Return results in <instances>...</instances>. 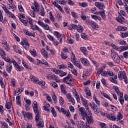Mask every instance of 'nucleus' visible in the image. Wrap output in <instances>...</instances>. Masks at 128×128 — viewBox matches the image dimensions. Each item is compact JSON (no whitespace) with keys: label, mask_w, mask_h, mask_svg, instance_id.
<instances>
[{"label":"nucleus","mask_w":128,"mask_h":128,"mask_svg":"<svg viewBox=\"0 0 128 128\" xmlns=\"http://www.w3.org/2000/svg\"><path fill=\"white\" fill-rule=\"evenodd\" d=\"M63 82H65V84H69L70 86H72V74H68L67 76L64 78Z\"/></svg>","instance_id":"f257e3e1"},{"label":"nucleus","mask_w":128,"mask_h":128,"mask_svg":"<svg viewBox=\"0 0 128 128\" xmlns=\"http://www.w3.org/2000/svg\"><path fill=\"white\" fill-rule=\"evenodd\" d=\"M111 57L112 58L114 62H116L117 64L120 62V58L119 57L118 55V54H116V52H112V53H111Z\"/></svg>","instance_id":"f03ea898"},{"label":"nucleus","mask_w":128,"mask_h":128,"mask_svg":"<svg viewBox=\"0 0 128 128\" xmlns=\"http://www.w3.org/2000/svg\"><path fill=\"white\" fill-rule=\"evenodd\" d=\"M46 78L49 80H55L56 82H60V78L54 74H49L46 76Z\"/></svg>","instance_id":"7ed1b4c3"},{"label":"nucleus","mask_w":128,"mask_h":128,"mask_svg":"<svg viewBox=\"0 0 128 128\" xmlns=\"http://www.w3.org/2000/svg\"><path fill=\"white\" fill-rule=\"evenodd\" d=\"M84 118H86V126H90V124H92L94 122V118H92V115H86L84 116Z\"/></svg>","instance_id":"20e7f679"},{"label":"nucleus","mask_w":128,"mask_h":128,"mask_svg":"<svg viewBox=\"0 0 128 128\" xmlns=\"http://www.w3.org/2000/svg\"><path fill=\"white\" fill-rule=\"evenodd\" d=\"M118 78L120 80H122L124 78L125 84H128V78L126 77V72H119L118 74Z\"/></svg>","instance_id":"39448f33"},{"label":"nucleus","mask_w":128,"mask_h":128,"mask_svg":"<svg viewBox=\"0 0 128 128\" xmlns=\"http://www.w3.org/2000/svg\"><path fill=\"white\" fill-rule=\"evenodd\" d=\"M90 106L92 110H94L95 112L98 114V106H96L95 102H92L90 103Z\"/></svg>","instance_id":"423d86ee"},{"label":"nucleus","mask_w":128,"mask_h":128,"mask_svg":"<svg viewBox=\"0 0 128 128\" xmlns=\"http://www.w3.org/2000/svg\"><path fill=\"white\" fill-rule=\"evenodd\" d=\"M116 20L118 22L124 24V18L122 16V14H120L118 17L116 18Z\"/></svg>","instance_id":"0eeeda50"},{"label":"nucleus","mask_w":128,"mask_h":128,"mask_svg":"<svg viewBox=\"0 0 128 128\" xmlns=\"http://www.w3.org/2000/svg\"><path fill=\"white\" fill-rule=\"evenodd\" d=\"M80 60L85 66H90V62H88V60L86 58H81L80 59Z\"/></svg>","instance_id":"6e6552de"},{"label":"nucleus","mask_w":128,"mask_h":128,"mask_svg":"<svg viewBox=\"0 0 128 128\" xmlns=\"http://www.w3.org/2000/svg\"><path fill=\"white\" fill-rule=\"evenodd\" d=\"M95 6L96 8H98L100 10H102V8H104V4L100 2H95Z\"/></svg>","instance_id":"1a4fd4ad"},{"label":"nucleus","mask_w":128,"mask_h":128,"mask_svg":"<svg viewBox=\"0 0 128 128\" xmlns=\"http://www.w3.org/2000/svg\"><path fill=\"white\" fill-rule=\"evenodd\" d=\"M79 112H80L82 118H84V116L88 114V113L86 112V109L82 107L79 108Z\"/></svg>","instance_id":"9d476101"},{"label":"nucleus","mask_w":128,"mask_h":128,"mask_svg":"<svg viewBox=\"0 0 128 128\" xmlns=\"http://www.w3.org/2000/svg\"><path fill=\"white\" fill-rule=\"evenodd\" d=\"M12 64H7L6 66V70L9 74L12 72Z\"/></svg>","instance_id":"9b49d317"},{"label":"nucleus","mask_w":128,"mask_h":128,"mask_svg":"<svg viewBox=\"0 0 128 128\" xmlns=\"http://www.w3.org/2000/svg\"><path fill=\"white\" fill-rule=\"evenodd\" d=\"M30 80L31 82H34V84H37L38 82V78L36 77V76H30Z\"/></svg>","instance_id":"f8f14e48"},{"label":"nucleus","mask_w":128,"mask_h":128,"mask_svg":"<svg viewBox=\"0 0 128 128\" xmlns=\"http://www.w3.org/2000/svg\"><path fill=\"white\" fill-rule=\"evenodd\" d=\"M106 117L108 118V120H113L114 121L116 120V117L112 114H106Z\"/></svg>","instance_id":"ddd939ff"},{"label":"nucleus","mask_w":128,"mask_h":128,"mask_svg":"<svg viewBox=\"0 0 128 128\" xmlns=\"http://www.w3.org/2000/svg\"><path fill=\"white\" fill-rule=\"evenodd\" d=\"M24 32L25 34H26V36H33L34 38L36 36V34H34V32L32 33L30 32L28 30H25Z\"/></svg>","instance_id":"4468645a"},{"label":"nucleus","mask_w":128,"mask_h":128,"mask_svg":"<svg viewBox=\"0 0 128 128\" xmlns=\"http://www.w3.org/2000/svg\"><path fill=\"white\" fill-rule=\"evenodd\" d=\"M40 52L42 54L43 56L45 58H48V53L46 50V49L42 48Z\"/></svg>","instance_id":"2eb2a0df"},{"label":"nucleus","mask_w":128,"mask_h":128,"mask_svg":"<svg viewBox=\"0 0 128 128\" xmlns=\"http://www.w3.org/2000/svg\"><path fill=\"white\" fill-rule=\"evenodd\" d=\"M73 64H74V66H76L78 68H82V64H80V62L78 60L74 61L73 62Z\"/></svg>","instance_id":"dca6fc26"},{"label":"nucleus","mask_w":128,"mask_h":128,"mask_svg":"<svg viewBox=\"0 0 128 128\" xmlns=\"http://www.w3.org/2000/svg\"><path fill=\"white\" fill-rule=\"evenodd\" d=\"M128 30V28L126 26H118L117 28H116V30H118V32H126Z\"/></svg>","instance_id":"f3484780"},{"label":"nucleus","mask_w":128,"mask_h":128,"mask_svg":"<svg viewBox=\"0 0 128 128\" xmlns=\"http://www.w3.org/2000/svg\"><path fill=\"white\" fill-rule=\"evenodd\" d=\"M36 126L38 128H44V120H40V121L37 122L36 124Z\"/></svg>","instance_id":"a211bd4d"},{"label":"nucleus","mask_w":128,"mask_h":128,"mask_svg":"<svg viewBox=\"0 0 128 128\" xmlns=\"http://www.w3.org/2000/svg\"><path fill=\"white\" fill-rule=\"evenodd\" d=\"M81 100L82 101V105L84 106V108L88 106V101L86 99H84V98L82 96H81Z\"/></svg>","instance_id":"6ab92c4d"},{"label":"nucleus","mask_w":128,"mask_h":128,"mask_svg":"<svg viewBox=\"0 0 128 128\" xmlns=\"http://www.w3.org/2000/svg\"><path fill=\"white\" fill-rule=\"evenodd\" d=\"M90 26H92V28H93L94 30H96L98 28V24H96V23L94 21H91Z\"/></svg>","instance_id":"aec40b11"},{"label":"nucleus","mask_w":128,"mask_h":128,"mask_svg":"<svg viewBox=\"0 0 128 128\" xmlns=\"http://www.w3.org/2000/svg\"><path fill=\"white\" fill-rule=\"evenodd\" d=\"M80 50L84 54V56H88V50H86V48L85 47H81L80 48Z\"/></svg>","instance_id":"412c9836"},{"label":"nucleus","mask_w":128,"mask_h":128,"mask_svg":"<svg viewBox=\"0 0 128 128\" xmlns=\"http://www.w3.org/2000/svg\"><path fill=\"white\" fill-rule=\"evenodd\" d=\"M20 44H22V46H23L24 44H26V46H28V48H30V44H28V40H24L20 42Z\"/></svg>","instance_id":"4be33fe9"},{"label":"nucleus","mask_w":128,"mask_h":128,"mask_svg":"<svg viewBox=\"0 0 128 128\" xmlns=\"http://www.w3.org/2000/svg\"><path fill=\"white\" fill-rule=\"evenodd\" d=\"M106 70V67L105 66H101L100 67L98 72H97V74H100Z\"/></svg>","instance_id":"5701e85b"},{"label":"nucleus","mask_w":128,"mask_h":128,"mask_svg":"<svg viewBox=\"0 0 128 128\" xmlns=\"http://www.w3.org/2000/svg\"><path fill=\"white\" fill-rule=\"evenodd\" d=\"M113 88L115 90V91L116 92V94H118V96L122 94L123 93H122L120 91V90L118 89V86H113Z\"/></svg>","instance_id":"b1692460"},{"label":"nucleus","mask_w":128,"mask_h":128,"mask_svg":"<svg viewBox=\"0 0 128 128\" xmlns=\"http://www.w3.org/2000/svg\"><path fill=\"white\" fill-rule=\"evenodd\" d=\"M0 56H2V58H4L6 56V52L4 50V49L0 48Z\"/></svg>","instance_id":"393cba45"},{"label":"nucleus","mask_w":128,"mask_h":128,"mask_svg":"<svg viewBox=\"0 0 128 128\" xmlns=\"http://www.w3.org/2000/svg\"><path fill=\"white\" fill-rule=\"evenodd\" d=\"M8 8H9V10H12V12H14V10H16V6L14 4H8Z\"/></svg>","instance_id":"a878e982"},{"label":"nucleus","mask_w":128,"mask_h":128,"mask_svg":"<svg viewBox=\"0 0 128 128\" xmlns=\"http://www.w3.org/2000/svg\"><path fill=\"white\" fill-rule=\"evenodd\" d=\"M77 126L78 128H84L86 125L84 124H83L80 121H78V122Z\"/></svg>","instance_id":"bb28decb"},{"label":"nucleus","mask_w":128,"mask_h":128,"mask_svg":"<svg viewBox=\"0 0 128 128\" xmlns=\"http://www.w3.org/2000/svg\"><path fill=\"white\" fill-rule=\"evenodd\" d=\"M98 14L101 16L102 18L104 20H106V14L104 13V11H100L98 12Z\"/></svg>","instance_id":"cd10ccee"},{"label":"nucleus","mask_w":128,"mask_h":128,"mask_svg":"<svg viewBox=\"0 0 128 128\" xmlns=\"http://www.w3.org/2000/svg\"><path fill=\"white\" fill-rule=\"evenodd\" d=\"M120 102L122 104V106L124 105V94H120Z\"/></svg>","instance_id":"c85d7f7f"},{"label":"nucleus","mask_w":128,"mask_h":128,"mask_svg":"<svg viewBox=\"0 0 128 128\" xmlns=\"http://www.w3.org/2000/svg\"><path fill=\"white\" fill-rule=\"evenodd\" d=\"M84 92L87 96H92V94L90 93V88H86L84 89Z\"/></svg>","instance_id":"c756f323"},{"label":"nucleus","mask_w":128,"mask_h":128,"mask_svg":"<svg viewBox=\"0 0 128 128\" xmlns=\"http://www.w3.org/2000/svg\"><path fill=\"white\" fill-rule=\"evenodd\" d=\"M51 112L54 118H56V110H54V107L51 108Z\"/></svg>","instance_id":"7c9ffc66"},{"label":"nucleus","mask_w":128,"mask_h":128,"mask_svg":"<svg viewBox=\"0 0 128 128\" xmlns=\"http://www.w3.org/2000/svg\"><path fill=\"white\" fill-rule=\"evenodd\" d=\"M40 120H42V119L40 118V114H36L35 121L36 122H40Z\"/></svg>","instance_id":"2f4dec72"},{"label":"nucleus","mask_w":128,"mask_h":128,"mask_svg":"<svg viewBox=\"0 0 128 128\" xmlns=\"http://www.w3.org/2000/svg\"><path fill=\"white\" fill-rule=\"evenodd\" d=\"M70 26H71V28L69 27L68 28V30H76V28H78V25L74 24H71L70 25Z\"/></svg>","instance_id":"473e14b6"},{"label":"nucleus","mask_w":128,"mask_h":128,"mask_svg":"<svg viewBox=\"0 0 128 128\" xmlns=\"http://www.w3.org/2000/svg\"><path fill=\"white\" fill-rule=\"evenodd\" d=\"M101 94H102V96H104V98H108L110 100L112 101V98L108 96V94H106V93L102 92Z\"/></svg>","instance_id":"72a5a7b5"},{"label":"nucleus","mask_w":128,"mask_h":128,"mask_svg":"<svg viewBox=\"0 0 128 128\" xmlns=\"http://www.w3.org/2000/svg\"><path fill=\"white\" fill-rule=\"evenodd\" d=\"M2 58L5 60V62H8V64H12V60H10V58L8 57L6 58L5 56V57Z\"/></svg>","instance_id":"f704fd0d"},{"label":"nucleus","mask_w":128,"mask_h":128,"mask_svg":"<svg viewBox=\"0 0 128 128\" xmlns=\"http://www.w3.org/2000/svg\"><path fill=\"white\" fill-rule=\"evenodd\" d=\"M30 52L32 56H34V58H36V52L34 49H33L32 50H30Z\"/></svg>","instance_id":"c9c22d12"},{"label":"nucleus","mask_w":128,"mask_h":128,"mask_svg":"<svg viewBox=\"0 0 128 128\" xmlns=\"http://www.w3.org/2000/svg\"><path fill=\"white\" fill-rule=\"evenodd\" d=\"M33 30H38V32H40V34H42V29L40 28H38L36 25H35V27L33 28Z\"/></svg>","instance_id":"e433bc0d"},{"label":"nucleus","mask_w":128,"mask_h":128,"mask_svg":"<svg viewBox=\"0 0 128 128\" xmlns=\"http://www.w3.org/2000/svg\"><path fill=\"white\" fill-rule=\"evenodd\" d=\"M50 104H46L44 106V110H46V112H50Z\"/></svg>","instance_id":"4c0bfd02"},{"label":"nucleus","mask_w":128,"mask_h":128,"mask_svg":"<svg viewBox=\"0 0 128 128\" xmlns=\"http://www.w3.org/2000/svg\"><path fill=\"white\" fill-rule=\"evenodd\" d=\"M26 118H28V120L32 119V114L30 113V112H28L26 113Z\"/></svg>","instance_id":"58836bf2"},{"label":"nucleus","mask_w":128,"mask_h":128,"mask_svg":"<svg viewBox=\"0 0 128 128\" xmlns=\"http://www.w3.org/2000/svg\"><path fill=\"white\" fill-rule=\"evenodd\" d=\"M2 8L4 12H6V14H10V11H8V8H6V6L3 5Z\"/></svg>","instance_id":"ea45409f"},{"label":"nucleus","mask_w":128,"mask_h":128,"mask_svg":"<svg viewBox=\"0 0 128 128\" xmlns=\"http://www.w3.org/2000/svg\"><path fill=\"white\" fill-rule=\"evenodd\" d=\"M42 28H43L46 30H49L50 32L52 31V30L50 29V26L48 25V24H44Z\"/></svg>","instance_id":"a19ab883"},{"label":"nucleus","mask_w":128,"mask_h":128,"mask_svg":"<svg viewBox=\"0 0 128 128\" xmlns=\"http://www.w3.org/2000/svg\"><path fill=\"white\" fill-rule=\"evenodd\" d=\"M122 118V113L120 112L118 114L117 117L116 119L117 120L116 121L118 122V120H120Z\"/></svg>","instance_id":"79ce46f5"},{"label":"nucleus","mask_w":128,"mask_h":128,"mask_svg":"<svg viewBox=\"0 0 128 128\" xmlns=\"http://www.w3.org/2000/svg\"><path fill=\"white\" fill-rule=\"evenodd\" d=\"M76 30L78 32H82L84 28L82 26L78 25V27L77 26Z\"/></svg>","instance_id":"37998d69"},{"label":"nucleus","mask_w":128,"mask_h":128,"mask_svg":"<svg viewBox=\"0 0 128 128\" xmlns=\"http://www.w3.org/2000/svg\"><path fill=\"white\" fill-rule=\"evenodd\" d=\"M58 68L60 70H66V68H68V67L66 66L64 64L58 66Z\"/></svg>","instance_id":"c03bdc74"},{"label":"nucleus","mask_w":128,"mask_h":128,"mask_svg":"<svg viewBox=\"0 0 128 128\" xmlns=\"http://www.w3.org/2000/svg\"><path fill=\"white\" fill-rule=\"evenodd\" d=\"M26 58L29 60V62H32L33 64L34 63V58H32L30 56L28 55L26 56Z\"/></svg>","instance_id":"a18cd8bd"},{"label":"nucleus","mask_w":128,"mask_h":128,"mask_svg":"<svg viewBox=\"0 0 128 128\" xmlns=\"http://www.w3.org/2000/svg\"><path fill=\"white\" fill-rule=\"evenodd\" d=\"M92 74V71L90 70H86L85 72L84 73L83 76H88L90 74Z\"/></svg>","instance_id":"49530a36"},{"label":"nucleus","mask_w":128,"mask_h":128,"mask_svg":"<svg viewBox=\"0 0 128 128\" xmlns=\"http://www.w3.org/2000/svg\"><path fill=\"white\" fill-rule=\"evenodd\" d=\"M0 124L2 125V126H4V128H8V124L6 123V122L1 121Z\"/></svg>","instance_id":"de8ad7c7"},{"label":"nucleus","mask_w":128,"mask_h":128,"mask_svg":"<svg viewBox=\"0 0 128 128\" xmlns=\"http://www.w3.org/2000/svg\"><path fill=\"white\" fill-rule=\"evenodd\" d=\"M118 110V108L114 106V105L110 106V110L111 112H116Z\"/></svg>","instance_id":"09e8293b"},{"label":"nucleus","mask_w":128,"mask_h":128,"mask_svg":"<svg viewBox=\"0 0 128 128\" xmlns=\"http://www.w3.org/2000/svg\"><path fill=\"white\" fill-rule=\"evenodd\" d=\"M85 108H86V110L88 112V114H87V115H89V116H92V110H90V108H88V106L85 107Z\"/></svg>","instance_id":"8fccbe9b"},{"label":"nucleus","mask_w":128,"mask_h":128,"mask_svg":"<svg viewBox=\"0 0 128 128\" xmlns=\"http://www.w3.org/2000/svg\"><path fill=\"white\" fill-rule=\"evenodd\" d=\"M5 106L7 110H10L12 108V104L10 102H6Z\"/></svg>","instance_id":"3c124183"},{"label":"nucleus","mask_w":128,"mask_h":128,"mask_svg":"<svg viewBox=\"0 0 128 128\" xmlns=\"http://www.w3.org/2000/svg\"><path fill=\"white\" fill-rule=\"evenodd\" d=\"M60 56L62 60H66L68 58V56L62 52H61Z\"/></svg>","instance_id":"603ef678"},{"label":"nucleus","mask_w":128,"mask_h":128,"mask_svg":"<svg viewBox=\"0 0 128 128\" xmlns=\"http://www.w3.org/2000/svg\"><path fill=\"white\" fill-rule=\"evenodd\" d=\"M24 100H25V102H26L27 105L30 106L32 104V101L30 100L24 98Z\"/></svg>","instance_id":"864d4df0"},{"label":"nucleus","mask_w":128,"mask_h":128,"mask_svg":"<svg viewBox=\"0 0 128 128\" xmlns=\"http://www.w3.org/2000/svg\"><path fill=\"white\" fill-rule=\"evenodd\" d=\"M37 84L41 86H44L46 84V82L44 81L40 82V80H38Z\"/></svg>","instance_id":"5fc2aeb1"},{"label":"nucleus","mask_w":128,"mask_h":128,"mask_svg":"<svg viewBox=\"0 0 128 128\" xmlns=\"http://www.w3.org/2000/svg\"><path fill=\"white\" fill-rule=\"evenodd\" d=\"M120 36L121 38H126V36H128V32H121L120 33Z\"/></svg>","instance_id":"6e6d98bb"},{"label":"nucleus","mask_w":128,"mask_h":128,"mask_svg":"<svg viewBox=\"0 0 128 128\" xmlns=\"http://www.w3.org/2000/svg\"><path fill=\"white\" fill-rule=\"evenodd\" d=\"M49 14H50V20L53 22H54V16H52V12H50Z\"/></svg>","instance_id":"4d7b16f0"},{"label":"nucleus","mask_w":128,"mask_h":128,"mask_svg":"<svg viewBox=\"0 0 128 128\" xmlns=\"http://www.w3.org/2000/svg\"><path fill=\"white\" fill-rule=\"evenodd\" d=\"M81 37L83 38V40H88V36L84 33L81 34Z\"/></svg>","instance_id":"13d9d810"},{"label":"nucleus","mask_w":128,"mask_h":128,"mask_svg":"<svg viewBox=\"0 0 128 128\" xmlns=\"http://www.w3.org/2000/svg\"><path fill=\"white\" fill-rule=\"evenodd\" d=\"M50 85L51 86H53V88H58V84H56L54 82H52V83H50Z\"/></svg>","instance_id":"bf43d9fd"},{"label":"nucleus","mask_w":128,"mask_h":128,"mask_svg":"<svg viewBox=\"0 0 128 128\" xmlns=\"http://www.w3.org/2000/svg\"><path fill=\"white\" fill-rule=\"evenodd\" d=\"M59 102L60 106H62L64 104V98H62V97L60 96L59 98Z\"/></svg>","instance_id":"052dcab7"},{"label":"nucleus","mask_w":128,"mask_h":128,"mask_svg":"<svg viewBox=\"0 0 128 128\" xmlns=\"http://www.w3.org/2000/svg\"><path fill=\"white\" fill-rule=\"evenodd\" d=\"M67 118H70V111H65L63 113Z\"/></svg>","instance_id":"680f3d73"},{"label":"nucleus","mask_w":128,"mask_h":128,"mask_svg":"<svg viewBox=\"0 0 128 128\" xmlns=\"http://www.w3.org/2000/svg\"><path fill=\"white\" fill-rule=\"evenodd\" d=\"M47 38H48V40H51L52 42H54V38L50 34H48Z\"/></svg>","instance_id":"e2e57ef3"},{"label":"nucleus","mask_w":128,"mask_h":128,"mask_svg":"<svg viewBox=\"0 0 128 128\" xmlns=\"http://www.w3.org/2000/svg\"><path fill=\"white\" fill-rule=\"evenodd\" d=\"M72 16L74 18H78V14H76V12H71Z\"/></svg>","instance_id":"0e129e2a"},{"label":"nucleus","mask_w":128,"mask_h":128,"mask_svg":"<svg viewBox=\"0 0 128 128\" xmlns=\"http://www.w3.org/2000/svg\"><path fill=\"white\" fill-rule=\"evenodd\" d=\"M15 68L17 69V70H18L19 72H22V66H20V65H16Z\"/></svg>","instance_id":"69168bd1"},{"label":"nucleus","mask_w":128,"mask_h":128,"mask_svg":"<svg viewBox=\"0 0 128 128\" xmlns=\"http://www.w3.org/2000/svg\"><path fill=\"white\" fill-rule=\"evenodd\" d=\"M38 24H39V26H42H42H44V22H42V20H38Z\"/></svg>","instance_id":"338daca9"},{"label":"nucleus","mask_w":128,"mask_h":128,"mask_svg":"<svg viewBox=\"0 0 128 128\" xmlns=\"http://www.w3.org/2000/svg\"><path fill=\"white\" fill-rule=\"evenodd\" d=\"M100 74H101L102 76H108V71L104 70Z\"/></svg>","instance_id":"774afa93"}]
</instances>
